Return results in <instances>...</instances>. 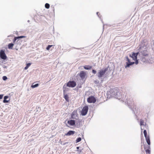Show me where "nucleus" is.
<instances>
[{"label": "nucleus", "instance_id": "nucleus-32", "mask_svg": "<svg viewBox=\"0 0 154 154\" xmlns=\"http://www.w3.org/2000/svg\"><path fill=\"white\" fill-rule=\"evenodd\" d=\"M28 68V67L26 66V67H25L24 69H27Z\"/></svg>", "mask_w": 154, "mask_h": 154}, {"label": "nucleus", "instance_id": "nucleus-16", "mask_svg": "<svg viewBox=\"0 0 154 154\" xmlns=\"http://www.w3.org/2000/svg\"><path fill=\"white\" fill-rule=\"evenodd\" d=\"M8 96H5L4 97V100L3 101V102L4 103H8L9 102V100H6V99L8 98Z\"/></svg>", "mask_w": 154, "mask_h": 154}, {"label": "nucleus", "instance_id": "nucleus-18", "mask_svg": "<svg viewBox=\"0 0 154 154\" xmlns=\"http://www.w3.org/2000/svg\"><path fill=\"white\" fill-rule=\"evenodd\" d=\"M39 85L38 84H36L35 85H33V84L31 86V87L32 88H34L35 87H38Z\"/></svg>", "mask_w": 154, "mask_h": 154}, {"label": "nucleus", "instance_id": "nucleus-36", "mask_svg": "<svg viewBox=\"0 0 154 154\" xmlns=\"http://www.w3.org/2000/svg\"><path fill=\"white\" fill-rule=\"evenodd\" d=\"M97 15L99 14V12H97Z\"/></svg>", "mask_w": 154, "mask_h": 154}, {"label": "nucleus", "instance_id": "nucleus-12", "mask_svg": "<svg viewBox=\"0 0 154 154\" xmlns=\"http://www.w3.org/2000/svg\"><path fill=\"white\" fill-rule=\"evenodd\" d=\"M146 138V140L147 144L149 145L150 144V140L149 136L145 137Z\"/></svg>", "mask_w": 154, "mask_h": 154}, {"label": "nucleus", "instance_id": "nucleus-2", "mask_svg": "<svg viewBox=\"0 0 154 154\" xmlns=\"http://www.w3.org/2000/svg\"><path fill=\"white\" fill-rule=\"evenodd\" d=\"M138 52H137V53H133L131 56V55H130V56L132 57L134 60H136L135 63L136 64H137L138 63V60H137V57L138 54Z\"/></svg>", "mask_w": 154, "mask_h": 154}, {"label": "nucleus", "instance_id": "nucleus-15", "mask_svg": "<svg viewBox=\"0 0 154 154\" xmlns=\"http://www.w3.org/2000/svg\"><path fill=\"white\" fill-rule=\"evenodd\" d=\"M14 45V44L13 43H10L8 45V48L9 49H12L13 46Z\"/></svg>", "mask_w": 154, "mask_h": 154}, {"label": "nucleus", "instance_id": "nucleus-21", "mask_svg": "<svg viewBox=\"0 0 154 154\" xmlns=\"http://www.w3.org/2000/svg\"><path fill=\"white\" fill-rule=\"evenodd\" d=\"M82 139L81 137H79L76 140V143H78L81 141Z\"/></svg>", "mask_w": 154, "mask_h": 154}, {"label": "nucleus", "instance_id": "nucleus-8", "mask_svg": "<svg viewBox=\"0 0 154 154\" xmlns=\"http://www.w3.org/2000/svg\"><path fill=\"white\" fill-rule=\"evenodd\" d=\"M126 58L128 62L126 63V65L125 66V68L128 67L132 65L134 63V62H131L130 60L129 59L128 57H126Z\"/></svg>", "mask_w": 154, "mask_h": 154}, {"label": "nucleus", "instance_id": "nucleus-31", "mask_svg": "<svg viewBox=\"0 0 154 154\" xmlns=\"http://www.w3.org/2000/svg\"><path fill=\"white\" fill-rule=\"evenodd\" d=\"M3 95H0V99H2V98Z\"/></svg>", "mask_w": 154, "mask_h": 154}, {"label": "nucleus", "instance_id": "nucleus-5", "mask_svg": "<svg viewBox=\"0 0 154 154\" xmlns=\"http://www.w3.org/2000/svg\"><path fill=\"white\" fill-rule=\"evenodd\" d=\"M88 110V106H84L82 109L81 111V114L82 116L85 115L87 113Z\"/></svg>", "mask_w": 154, "mask_h": 154}, {"label": "nucleus", "instance_id": "nucleus-10", "mask_svg": "<svg viewBox=\"0 0 154 154\" xmlns=\"http://www.w3.org/2000/svg\"><path fill=\"white\" fill-rule=\"evenodd\" d=\"M75 132L72 131H69L65 135L66 136H70L72 135H73L74 134Z\"/></svg>", "mask_w": 154, "mask_h": 154}, {"label": "nucleus", "instance_id": "nucleus-27", "mask_svg": "<svg viewBox=\"0 0 154 154\" xmlns=\"http://www.w3.org/2000/svg\"><path fill=\"white\" fill-rule=\"evenodd\" d=\"M77 151L78 152V153L79 154H81V153L82 152V149H80L79 150H77Z\"/></svg>", "mask_w": 154, "mask_h": 154}, {"label": "nucleus", "instance_id": "nucleus-25", "mask_svg": "<svg viewBox=\"0 0 154 154\" xmlns=\"http://www.w3.org/2000/svg\"><path fill=\"white\" fill-rule=\"evenodd\" d=\"M2 79L4 80H5L7 79V78L6 76H4L2 77Z\"/></svg>", "mask_w": 154, "mask_h": 154}, {"label": "nucleus", "instance_id": "nucleus-33", "mask_svg": "<svg viewBox=\"0 0 154 154\" xmlns=\"http://www.w3.org/2000/svg\"><path fill=\"white\" fill-rule=\"evenodd\" d=\"M79 147H76V148H77V150H79Z\"/></svg>", "mask_w": 154, "mask_h": 154}, {"label": "nucleus", "instance_id": "nucleus-4", "mask_svg": "<svg viewBox=\"0 0 154 154\" xmlns=\"http://www.w3.org/2000/svg\"><path fill=\"white\" fill-rule=\"evenodd\" d=\"M96 99L93 96H90L87 98V101L88 103H94L96 102Z\"/></svg>", "mask_w": 154, "mask_h": 154}, {"label": "nucleus", "instance_id": "nucleus-26", "mask_svg": "<svg viewBox=\"0 0 154 154\" xmlns=\"http://www.w3.org/2000/svg\"><path fill=\"white\" fill-rule=\"evenodd\" d=\"M25 37L24 36H18V37H16V38H17V39L20 38H24Z\"/></svg>", "mask_w": 154, "mask_h": 154}, {"label": "nucleus", "instance_id": "nucleus-14", "mask_svg": "<svg viewBox=\"0 0 154 154\" xmlns=\"http://www.w3.org/2000/svg\"><path fill=\"white\" fill-rule=\"evenodd\" d=\"M64 97L66 101L68 102L69 101V96L67 94H64Z\"/></svg>", "mask_w": 154, "mask_h": 154}, {"label": "nucleus", "instance_id": "nucleus-29", "mask_svg": "<svg viewBox=\"0 0 154 154\" xmlns=\"http://www.w3.org/2000/svg\"><path fill=\"white\" fill-rule=\"evenodd\" d=\"M92 71L93 73L94 74H95L96 72V71L95 70H94V69H93L92 70Z\"/></svg>", "mask_w": 154, "mask_h": 154}, {"label": "nucleus", "instance_id": "nucleus-37", "mask_svg": "<svg viewBox=\"0 0 154 154\" xmlns=\"http://www.w3.org/2000/svg\"><path fill=\"white\" fill-rule=\"evenodd\" d=\"M148 148H150V146H148Z\"/></svg>", "mask_w": 154, "mask_h": 154}, {"label": "nucleus", "instance_id": "nucleus-28", "mask_svg": "<svg viewBox=\"0 0 154 154\" xmlns=\"http://www.w3.org/2000/svg\"><path fill=\"white\" fill-rule=\"evenodd\" d=\"M31 64L30 63H28L26 64V66L29 67L31 65Z\"/></svg>", "mask_w": 154, "mask_h": 154}, {"label": "nucleus", "instance_id": "nucleus-34", "mask_svg": "<svg viewBox=\"0 0 154 154\" xmlns=\"http://www.w3.org/2000/svg\"><path fill=\"white\" fill-rule=\"evenodd\" d=\"M67 143H67V142H66V143H64V144H67Z\"/></svg>", "mask_w": 154, "mask_h": 154}, {"label": "nucleus", "instance_id": "nucleus-11", "mask_svg": "<svg viewBox=\"0 0 154 154\" xmlns=\"http://www.w3.org/2000/svg\"><path fill=\"white\" fill-rule=\"evenodd\" d=\"M68 123L70 125H75V121L74 120H71L68 121Z\"/></svg>", "mask_w": 154, "mask_h": 154}, {"label": "nucleus", "instance_id": "nucleus-7", "mask_svg": "<svg viewBox=\"0 0 154 154\" xmlns=\"http://www.w3.org/2000/svg\"><path fill=\"white\" fill-rule=\"evenodd\" d=\"M107 70V68H106L104 70H100L98 73V77L99 78L102 77V76L105 74Z\"/></svg>", "mask_w": 154, "mask_h": 154}, {"label": "nucleus", "instance_id": "nucleus-20", "mask_svg": "<svg viewBox=\"0 0 154 154\" xmlns=\"http://www.w3.org/2000/svg\"><path fill=\"white\" fill-rule=\"evenodd\" d=\"M144 121L143 120L141 119L140 121V125H144Z\"/></svg>", "mask_w": 154, "mask_h": 154}, {"label": "nucleus", "instance_id": "nucleus-30", "mask_svg": "<svg viewBox=\"0 0 154 154\" xmlns=\"http://www.w3.org/2000/svg\"><path fill=\"white\" fill-rule=\"evenodd\" d=\"M17 38H16V37H15L13 40V42L14 43L16 41V40L17 39Z\"/></svg>", "mask_w": 154, "mask_h": 154}, {"label": "nucleus", "instance_id": "nucleus-17", "mask_svg": "<svg viewBox=\"0 0 154 154\" xmlns=\"http://www.w3.org/2000/svg\"><path fill=\"white\" fill-rule=\"evenodd\" d=\"M142 54L143 56H148V54L147 53V51H143L142 52Z\"/></svg>", "mask_w": 154, "mask_h": 154}, {"label": "nucleus", "instance_id": "nucleus-3", "mask_svg": "<svg viewBox=\"0 0 154 154\" xmlns=\"http://www.w3.org/2000/svg\"><path fill=\"white\" fill-rule=\"evenodd\" d=\"M66 85L68 87L73 88L76 86V83L74 81H69Z\"/></svg>", "mask_w": 154, "mask_h": 154}, {"label": "nucleus", "instance_id": "nucleus-23", "mask_svg": "<svg viewBox=\"0 0 154 154\" xmlns=\"http://www.w3.org/2000/svg\"><path fill=\"white\" fill-rule=\"evenodd\" d=\"M53 46V45H49L46 48V49L47 50H49L51 47H52Z\"/></svg>", "mask_w": 154, "mask_h": 154}, {"label": "nucleus", "instance_id": "nucleus-6", "mask_svg": "<svg viewBox=\"0 0 154 154\" xmlns=\"http://www.w3.org/2000/svg\"><path fill=\"white\" fill-rule=\"evenodd\" d=\"M0 57L3 60H5L7 59V57L5 53V50H1L0 51Z\"/></svg>", "mask_w": 154, "mask_h": 154}, {"label": "nucleus", "instance_id": "nucleus-24", "mask_svg": "<svg viewBox=\"0 0 154 154\" xmlns=\"http://www.w3.org/2000/svg\"><path fill=\"white\" fill-rule=\"evenodd\" d=\"M146 153H148L149 154H150V151L149 149H147L146 150Z\"/></svg>", "mask_w": 154, "mask_h": 154}, {"label": "nucleus", "instance_id": "nucleus-22", "mask_svg": "<svg viewBox=\"0 0 154 154\" xmlns=\"http://www.w3.org/2000/svg\"><path fill=\"white\" fill-rule=\"evenodd\" d=\"M143 133L144 134V136L145 137H146L147 136V132L146 130H144L143 131Z\"/></svg>", "mask_w": 154, "mask_h": 154}, {"label": "nucleus", "instance_id": "nucleus-13", "mask_svg": "<svg viewBox=\"0 0 154 154\" xmlns=\"http://www.w3.org/2000/svg\"><path fill=\"white\" fill-rule=\"evenodd\" d=\"M92 68V66L89 65H86L84 66V68L86 70L90 69Z\"/></svg>", "mask_w": 154, "mask_h": 154}, {"label": "nucleus", "instance_id": "nucleus-1", "mask_svg": "<svg viewBox=\"0 0 154 154\" xmlns=\"http://www.w3.org/2000/svg\"><path fill=\"white\" fill-rule=\"evenodd\" d=\"M81 78V79L84 82L87 78V75L86 72L84 71H81L78 74Z\"/></svg>", "mask_w": 154, "mask_h": 154}, {"label": "nucleus", "instance_id": "nucleus-19", "mask_svg": "<svg viewBox=\"0 0 154 154\" xmlns=\"http://www.w3.org/2000/svg\"><path fill=\"white\" fill-rule=\"evenodd\" d=\"M45 7L47 9H48L50 7V5L48 3H46L45 5Z\"/></svg>", "mask_w": 154, "mask_h": 154}, {"label": "nucleus", "instance_id": "nucleus-9", "mask_svg": "<svg viewBox=\"0 0 154 154\" xmlns=\"http://www.w3.org/2000/svg\"><path fill=\"white\" fill-rule=\"evenodd\" d=\"M77 113L76 110H74L72 113L71 117L72 119H75L77 116Z\"/></svg>", "mask_w": 154, "mask_h": 154}, {"label": "nucleus", "instance_id": "nucleus-35", "mask_svg": "<svg viewBox=\"0 0 154 154\" xmlns=\"http://www.w3.org/2000/svg\"><path fill=\"white\" fill-rule=\"evenodd\" d=\"M97 15L99 14V12H97Z\"/></svg>", "mask_w": 154, "mask_h": 154}]
</instances>
